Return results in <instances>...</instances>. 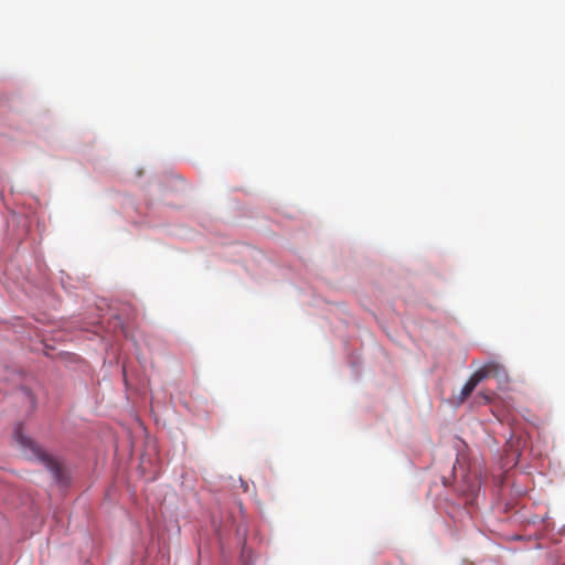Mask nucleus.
Listing matches in <instances>:
<instances>
[{
	"instance_id": "f257e3e1",
	"label": "nucleus",
	"mask_w": 565,
	"mask_h": 565,
	"mask_svg": "<svg viewBox=\"0 0 565 565\" xmlns=\"http://www.w3.org/2000/svg\"><path fill=\"white\" fill-rule=\"evenodd\" d=\"M13 438L30 458L41 461L53 473L55 479L58 480L61 478L62 468L60 463L23 434L22 425L19 424L15 427Z\"/></svg>"
},
{
	"instance_id": "f03ea898",
	"label": "nucleus",
	"mask_w": 565,
	"mask_h": 565,
	"mask_svg": "<svg viewBox=\"0 0 565 565\" xmlns=\"http://www.w3.org/2000/svg\"><path fill=\"white\" fill-rule=\"evenodd\" d=\"M476 376H480V382L488 377H507V371L500 363L488 362L475 372Z\"/></svg>"
},
{
	"instance_id": "7ed1b4c3",
	"label": "nucleus",
	"mask_w": 565,
	"mask_h": 565,
	"mask_svg": "<svg viewBox=\"0 0 565 565\" xmlns=\"http://www.w3.org/2000/svg\"><path fill=\"white\" fill-rule=\"evenodd\" d=\"M479 383H480V376H476V374L473 373L470 376V379L467 381V383L463 385V387L460 392V395L458 397V402L459 403L465 402L471 395V393L475 391V388L477 387V385Z\"/></svg>"
},
{
	"instance_id": "20e7f679",
	"label": "nucleus",
	"mask_w": 565,
	"mask_h": 565,
	"mask_svg": "<svg viewBox=\"0 0 565 565\" xmlns=\"http://www.w3.org/2000/svg\"><path fill=\"white\" fill-rule=\"evenodd\" d=\"M492 395L493 394H487V393H483V392H480L477 397L479 398H482L483 399V403H489L492 398Z\"/></svg>"
}]
</instances>
